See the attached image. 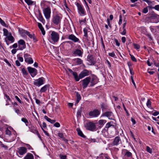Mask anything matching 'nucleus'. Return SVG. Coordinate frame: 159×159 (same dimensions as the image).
Masks as SVG:
<instances>
[{
    "instance_id": "f257e3e1",
    "label": "nucleus",
    "mask_w": 159,
    "mask_h": 159,
    "mask_svg": "<svg viewBox=\"0 0 159 159\" xmlns=\"http://www.w3.org/2000/svg\"><path fill=\"white\" fill-rule=\"evenodd\" d=\"M101 110L98 109H94L90 111L89 113V116L91 118L98 117L100 114Z\"/></svg>"
},
{
    "instance_id": "f03ea898",
    "label": "nucleus",
    "mask_w": 159,
    "mask_h": 159,
    "mask_svg": "<svg viewBox=\"0 0 159 159\" xmlns=\"http://www.w3.org/2000/svg\"><path fill=\"white\" fill-rule=\"evenodd\" d=\"M51 38L54 43H57L59 39V34L58 33L52 31L51 34Z\"/></svg>"
},
{
    "instance_id": "7ed1b4c3",
    "label": "nucleus",
    "mask_w": 159,
    "mask_h": 159,
    "mask_svg": "<svg viewBox=\"0 0 159 159\" xmlns=\"http://www.w3.org/2000/svg\"><path fill=\"white\" fill-rule=\"evenodd\" d=\"M62 17L58 15L53 16L52 21L54 24L57 25L60 24Z\"/></svg>"
},
{
    "instance_id": "20e7f679",
    "label": "nucleus",
    "mask_w": 159,
    "mask_h": 159,
    "mask_svg": "<svg viewBox=\"0 0 159 159\" xmlns=\"http://www.w3.org/2000/svg\"><path fill=\"white\" fill-rule=\"evenodd\" d=\"M43 13L45 18L47 20H49L50 18L51 10L50 7H48L43 10Z\"/></svg>"
},
{
    "instance_id": "39448f33",
    "label": "nucleus",
    "mask_w": 159,
    "mask_h": 159,
    "mask_svg": "<svg viewBox=\"0 0 159 159\" xmlns=\"http://www.w3.org/2000/svg\"><path fill=\"white\" fill-rule=\"evenodd\" d=\"M91 81V77H88L82 80L81 81L82 82V86L84 89H85L88 86L89 84Z\"/></svg>"
},
{
    "instance_id": "423d86ee",
    "label": "nucleus",
    "mask_w": 159,
    "mask_h": 159,
    "mask_svg": "<svg viewBox=\"0 0 159 159\" xmlns=\"http://www.w3.org/2000/svg\"><path fill=\"white\" fill-rule=\"evenodd\" d=\"M86 127L87 129L91 131H94L96 129V126L95 124L92 122H89L87 124Z\"/></svg>"
},
{
    "instance_id": "0eeeda50",
    "label": "nucleus",
    "mask_w": 159,
    "mask_h": 159,
    "mask_svg": "<svg viewBox=\"0 0 159 159\" xmlns=\"http://www.w3.org/2000/svg\"><path fill=\"white\" fill-rule=\"evenodd\" d=\"M27 69L29 73L30 74L31 76L33 77H34L37 74V70L34 68H32L31 67H28L27 68Z\"/></svg>"
},
{
    "instance_id": "6e6552de",
    "label": "nucleus",
    "mask_w": 159,
    "mask_h": 159,
    "mask_svg": "<svg viewBox=\"0 0 159 159\" xmlns=\"http://www.w3.org/2000/svg\"><path fill=\"white\" fill-rule=\"evenodd\" d=\"M44 78L43 77H41L37 80H35L34 82V84L36 86H40L43 84Z\"/></svg>"
},
{
    "instance_id": "1a4fd4ad",
    "label": "nucleus",
    "mask_w": 159,
    "mask_h": 159,
    "mask_svg": "<svg viewBox=\"0 0 159 159\" xmlns=\"http://www.w3.org/2000/svg\"><path fill=\"white\" fill-rule=\"evenodd\" d=\"M18 48L20 50H23L26 48L25 41L23 39H20L18 41Z\"/></svg>"
},
{
    "instance_id": "9d476101",
    "label": "nucleus",
    "mask_w": 159,
    "mask_h": 159,
    "mask_svg": "<svg viewBox=\"0 0 159 159\" xmlns=\"http://www.w3.org/2000/svg\"><path fill=\"white\" fill-rule=\"evenodd\" d=\"M17 152L20 155L22 156L27 152V149L25 147H20L17 148Z\"/></svg>"
},
{
    "instance_id": "9b49d317",
    "label": "nucleus",
    "mask_w": 159,
    "mask_h": 159,
    "mask_svg": "<svg viewBox=\"0 0 159 159\" xmlns=\"http://www.w3.org/2000/svg\"><path fill=\"white\" fill-rule=\"evenodd\" d=\"M83 53V50L82 49H76L72 52V55L74 56H82Z\"/></svg>"
},
{
    "instance_id": "f8f14e48",
    "label": "nucleus",
    "mask_w": 159,
    "mask_h": 159,
    "mask_svg": "<svg viewBox=\"0 0 159 159\" xmlns=\"http://www.w3.org/2000/svg\"><path fill=\"white\" fill-rule=\"evenodd\" d=\"M121 140L119 136L116 137L114 139L112 142L111 143L112 146H117L120 143H121Z\"/></svg>"
},
{
    "instance_id": "ddd939ff",
    "label": "nucleus",
    "mask_w": 159,
    "mask_h": 159,
    "mask_svg": "<svg viewBox=\"0 0 159 159\" xmlns=\"http://www.w3.org/2000/svg\"><path fill=\"white\" fill-rule=\"evenodd\" d=\"M76 5L77 7L80 14H81L82 15H84L85 14V12L82 6L78 3H77Z\"/></svg>"
},
{
    "instance_id": "4468645a",
    "label": "nucleus",
    "mask_w": 159,
    "mask_h": 159,
    "mask_svg": "<svg viewBox=\"0 0 159 159\" xmlns=\"http://www.w3.org/2000/svg\"><path fill=\"white\" fill-rule=\"evenodd\" d=\"M102 116H106L111 120H113L114 117L113 113L110 111L104 112L102 114Z\"/></svg>"
},
{
    "instance_id": "2eb2a0df",
    "label": "nucleus",
    "mask_w": 159,
    "mask_h": 159,
    "mask_svg": "<svg viewBox=\"0 0 159 159\" xmlns=\"http://www.w3.org/2000/svg\"><path fill=\"white\" fill-rule=\"evenodd\" d=\"M89 71L87 70H84L81 72L79 74L80 78L81 79L85 76L89 75Z\"/></svg>"
},
{
    "instance_id": "dca6fc26",
    "label": "nucleus",
    "mask_w": 159,
    "mask_h": 159,
    "mask_svg": "<svg viewBox=\"0 0 159 159\" xmlns=\"http://www.w3.org/2000/svg\"><path fill=\"white\" fill-rule=\"evenodd\" d=\"M98 82V79L96 76H93L92 78H91L90 86H93L97 84Z\"/></svg>"
},
{
    "instance_id": "f3484780",
    "label": "nucleus",
    "mask_w": 159,
    "mask_h": 159,
    "mask_svg": "<svg viewBox=\"0 0 159 159\" xmlns=\"http://www.w3.org/2000/svg\"><path fill=\"white\" fill-rule=\"evenodd\" d=\"M68 38L69 39L72 40L75 43H80V41L79 39L77 38L73 34L69 35Z\"/></svg>"
},
{
    "instance_id": "a211bd4d",
    "label": "nucleus",
    "mask_w": 159,
    "mask_h": 159,
    "mask_svg": "<svg viewBox=\"0 0 159 159\" xmlns=\"http://www.w3.org/2000/svg\"><path fill=\"white\" fill-rule=\"evenodd\" d=\"M88 64L90 65H94L95 62L92 56H89L87 57Z\"/></svg>"
},
{
    "instance_id": "6ab92c4d",
    "label": "nucleus",
    "mask_w": 159,
    "mask_h": 159,
    "mask_svg": "<svg viewBox=\"0 0 159 159\" xmlns=\"http://www.w3.org/2000/svg\"><path fill=\"white\" fill-rule=\"evenodd\" d=\"M37 17L41 22L43 24L45 23V20L43 18L41 13L39 10L38 11V14L37 16Z\"/></svg>"
},
{
    "instance_id": "aec40b11",
    "label": "nucleus",
    "mask_w": 159,
    "mask_h": 159,
    "mask_svg": "<svg viewBox=\"0 0 159 159\" xmlns=\"http://www.w3.org/2000/svg\"><path fill=\"white\" fill-rule=\"evenodd\" d=\"M49 88V85H46L41 88L40 90V92L41 93L44 92L48 89Z\"/></svg>"
},
{
    "instance_id": "412c9836",
    "label": "nucleus",
    "mask_w": 159,
    "mask_h": 159,
    "mask_svg": "<svg viewBox=\"0 0 159 159\" xmlns=\"http://www.w3.org/2000/svg\"><path fill=\"white\" fill-rule=\"evenodd\" d=\"M24 159H34V157L31 153H28L24 157Z\"/></svg>"
},
{
    "instance_id": "4be33fe9",
    "label": "nucleus",
    "mask_w": 159,
    "mask_h": 159,
    "mask_svg": "<svg viewBox=\"0 0 159 159\" xmlns=\"http://www.w3.org/2000/svg\"><path fill=\"white\" fill-rule=\"evenodd\" d=\"M7 37L8 40L11 41V43H13L15 39L11 33H9V36H7Z\"/></svg>"
},
{
    "instance_id": "5701e85b",
    "label": "nucleus",
    "mask_w": 159,
    "mask_h": 159,
    "mask_svg": "<svg viewBox=\"0 0 159 159\" xmlns=\"http://www.w3.org/2000/svg\"><path fill=\"white\" fill-rule=\"evenodd\" d=\"M76 130L78 134L79 135L83 138H85V136L84 134L83 133V132L80 129L77 128L76 129Z\"/></svg>"
},
{
    "instance_id": "b1692460",
    "label": "nucleus",
    "mask_w": 159,
    "mask_h": 159,
    "mask_svg": "<svg viewBox=\"0 0 159 159\" xmlns=\"http://www.w3.org/2000/svg\"><path fill=\"white\" fill-rule=\"evenodd\" d=\"M77 65H80L82 62V61L80 58H77L73 59Z\"/></svg>"
},
{
    "instance_id": "393cba45",
    "label": "nucleus",
    "mask_w": 159,
    "mask_h": 159,
    "mask_svg": "<svg viewBox=\"0 0 159 159\" xmlns=\"http://www.w3.org/2000/svg\"><path fill=\"white\" fill-rule=\"evenodd\" d=\"M73 75L74 76L75 80L76 81H78L80 79L79 77V76L78 75L77 73L75 72H74L72 73Z\"/></svg>"
},
{
    "instance_id": "a878e982",
    "label": "nucleus",
    "mask_w": 159,
    "mask_h": 159,
    "mask_svg": "<svg viewBox=\"0 0 159 159\" xmlns=\"http://www.w3.org/2000/svg\"><path fill=\"white\" fill-rule=\"evenodd\" d=\"M44 118V119H46L48 121L51 123L52 124H53L56 122L55 120H52L51 119L49 118L46 116H45Z\"/></svg>"
},
{
    "instance_id": "bb28decb",
    "label": "nucleus",
    "mask_w": 159,
    "mask_h": 159,
    "mask_svg": "<svg viewBox=\"0 0 159 159\" xmlns=\"http://www.w3.org/2000/svg\"><path fill=\"white\" fill-rule=\"evenodd\" d=\"M159 17V15L154 13L151 15V16L150 17V18L151 19H156V18H158Z\"/></svg>"
},
{
    "instance_id": "cd10ccee",
    "label": "nucleus",
    "mask_w": 159,
    "mask_h": 159,
    "mask_svg": "<svg viewBox=\"0 0 159 159\" xmlns=\"http://www.w3.org/2000/svg\"><path fill=\"white\" fill-rule=\"evenodd\" d=\"M25 61L26 62H27L29 64H32L33 63V61L32 58L30 57L26 59L25 60Z\"/></svg>"
},
{
    "instance_id": "c85d7f7f",
    "label": "nucleus",
    "mask_w": 159,
    "mask_h": 159,
    "mask_svg": "<svg viewBox=\"0 0 159 159\" xmlns=\"http://www.w3.org/2000/svg\"><path fill=\"white\" fill-rule=\"evenodd\" d=\"M126 151V152L125 153V155L127 157H132V153L128 151V150H125Z\"/></svg>"
},
{
    "instance_id": "c756f323",
    "label": "nucleus",
    "mask_w": 159,
    "mask_h": 159,
    "mask_svg": "<svg viewBox=\"0 0 159 159\" xmlns=\"http://www.w3.org/2000/svg\"><path fill=\"white\" fill-rule=\"evenodd\" d=\"M106 122V120H100L98 121V123L100 126H103Z\"/></svg>"
},
{
    "instance_id": "7c9ffc66",
    "label": "nucleus",
    "mask_w": 159,
    "mask_h": 159,
    "mask_svg": "<svg viewBox=\"0 0 159 159\" xmlns=\"http://www.w3.org/2000/svg\"><path fill=\"white\" fill-rule=\"evenodd\" d=\"M76 98H77L76 103H78L80 101L81 98L80 95L78 93V92H77L76 93Z\"/></svg>"
},
{
    "instance_id": "2f4dec72",
    "label": "nucleus",
    "mask_w": 159,
    "mask_h": 159,
    "mask_svg": "<svg viewBox=\"0 0 159 159\" xmlns=\"http://www.w3.org/2000/svg\"><path fill=\"white\" fill-rule=\"evenodd\" d=\"M25 34L28 35L30 39H32V37H33V36L34 35V34H31L30 32L28 31H25Z\"/></svg>"
},
{
    "instance_id": "473e14b6",
    "label": "nucleus",
    "mask_w": 159,
    "mask_h": 159,
    "mask_svg": "<svg viewBox=\"0 0 159 159\" xmlns=\"http://www.w3.org/2000/svg\"><path fill=\"white\" fill-rule=\"evenodd\" d=\"M25 2L29 5H32L34 2L31 0H24Z\"/></svg>"
},
{
    "instance_id": "72a5a7b5",
    "label": "nucleus",
    "mask_w": 159,
    "mask_h": 159,
    "mask_svg": "<svg viewBox=\"0 0 159 159\" xmlns=\"http://www.w3.org/2000/svg\"><path fill=\"white\" fill-rule=\"evenodd\" d=\"M26 30H20L19 29V32L20 34H21L22 35H24L25 34V32Z\"/></svg>"
},
{
    "instance_id": "f704fd0d",
    "label": "nucleus",
    "mask_w": 159,
    "mask_h": 159,
    "mask_svg": "<svg viewBox=\"0 0 159 159\" xmlns=\"http://www.w3.org/2000/svg\"><path fill=\"white\" fill-rule=\"evenodd\" d=\"M26 30H20L19 29V32L20 34H21L22 35H24L25 34V32Z\"/></svg>"
},
{
    "instance_id": "c9c22d12",
    "label": "nucleus",
    "mask_w": 159,
    "mask_h": 159,
    "mask_svg": "<svg viewBox=\"0 0 159 159\" xmlns=\"http://www.w3.org/2000/svg\"><path fill=\"white\" fill-rule=\"evenodd\" d=\"M84 36L87 38L88 37V35L87 34V30L86 28H84Z\"/></svg>"
},
{
    "instance_id": "e433bc0d",
    "label": "nucleus",
    "mask_w": 159,
    "mask_h": 159,
    "mask_svg": "<svg viewBox=\"0 0 159 159\" xmlns=\"http://www.w3.org/2000/svg\"><path fill=\"white\" fill-rule=\"evenodd\" d=\"M3 34L4 35L7 36L8 35V31L5 28H4L3 29Z\"/></svg>"
},
{
    "instance_id": "4c0bfd02",
    "label": "nucleus",
    "mask_w": 159,
    "mask_h": 159,
    "mask_svg": "<svg viewBox=\"0 0 159 159\" xmlns=\"http://www.w3.org/2000/svg\"><path fill=\"white\" fill-rule=\"evenodd\" d=\"M22 72L23 74L24 75H26L28 74L27 71L24 68H22Z\"/></svg>"
},
{
    "instance_id": "58836bf2",
    "label": "nucleus",
    "mask_w": 159,
    "mask_h": 159,
    "mask_svg": "<svg viewBox=\"0 0 159 159\" xmlns=\"http://www.w3.org/2000/svg\"><path fill=\"white\" fill-rule=\"evenodd\" d=\"M81 111H82V108L80 107V108L78 110V111L77 112V116H81Z\"/></svg>"
},
{
    "instance_id": "ea45409f",
    "label": "nucleus",
    "mask_w": 159,
    "mask_h": 159,
    "mask_svg": "<svg viewBox=\"0 0 159 159\" xmlns=\"http://www.w3.org/2000/svg\"><path fill=\"white\" fill-rule=\"evenodd\" d=\"M0 22L1 24L4 26L5 27H7V25L5 23V22L3 21L1 19H0Z\"/></svg>"
},
{
    "instance_id": "a19ab883",
    "label": "nucleus",
    "mask_w": 159,
    "mask_h": 159,
    "mask_svg": "<svg viewBox=\"0 0 159 159\" xmlns=\"http://www.w3.org/2000/svg\"><path fill=\"white\" fill-rule=\"evenodd\" d=\"M6 134L10 136L11 135V132L7 128L6 130Z\"/></svg>"
},
{
    "instance_id": "79ce46f5",
    "label": "nucleus",
    "mask_w": 159,
    "mask_h": 159,
    "mask_svg": "<svg viewBox=\"0 0 159 159\" xmlns=\"http://www.w3.org/2000/svg\"><path fill=\"white\" fill-rule=\"evenodd\" d=\"M21 120L25 123L26 125L27 126L28 123V120L26 118H23L21 119Z\"/></svg>"
},
{
    "instance_id": "37998d69",
    "label": "nucleus",
    "mask_w": 159,
    "mask_h": 159,
    "mask_svg": "<svg viewBox=\"0 0 159 159\" xmlns=\"http://www.w3.org/2000/svg\"><path fill=\"white\" fill-rule=\"evenodd\" d=\"M112 126H113V125L111 124V122H108L106 124L105 128L108 129Z\"/></svg>"
},
{
    "instance_id": "c03bdc74",
    "label": "nucleus",
    "mask_w": 159,
    "mask_h": 159,
    "mask_svg": "<svg viewBox=\"0 0 159 159\" xmlns=\"http://www.w3.org/2000/svg\"><path fill=\"white\" fill-rule=\"evenodd\" d=\"M143 1L146 2L148 5H151L152 4V2L150 0H142Z\"/></svg>"
},
{
    "instance_id": "a18cd8bd",
    "label": "nucleus",
    "mask_w": 159,
    "mask_h": 159,
    "mask_svg": "<svg viewBox=\"0 0 159 159\" xmlns=\"http://www.w3.org/2000/svg\"><path fill=\"white\" fill-rule=\"evenodd\" d=\"M147 151L150 153H152V149L148 146H147L146 148Z\"/></svg>"
},
{
    "instance_id": "49530a36",
    "label": "nucleus",
    "mask_w": 159,
    "mask_h": 159,
    "mask_svg": "<svg viewBox=\"0 0 159 159\" xmlns=\"http://www.w3.org/2000/svg\"><path fill=\"white\" fill-rule=\"evenodd\" d=\"M24 144L26 146L28 149L29 150L32 149V147L29 144L27 143H24Z\"/></svg>"
},
{
    "instance_id": "de8ad7c7",
    "label": "nucleus",
    "mask_w": 159,
    "mask_h": 159,
    "mask_svg": "<svg viewBox=\"0 0 159 159\" xmlns=\"http://www.w3.org/2000/svg\"><path fill=\"white\" fill-rule=\"evenodd\" d=\"M134 48L137 49H139L140 48V46L139 45L136 43H134L133 44Z\"/></svg>"
},
{
    "instance_id": "09e8293b",
    "label": "nucleus",
    "mask_w": 159,
    "mask_h": 159,
    "mask_svg": "<svg viewBox=\"0 0 159 159\" xmlns=\"http://www.w3.org/2000/svg\"><path fill=\"white\" fill-rule=\"evenodd\" d=\"M146 105L147 107H149L151 106V102L149 100H148L146 103Z\"/></svg>"
},
{
    "instance_id": "8fccbe9b",
    "label": "nucleus",
    "mask_w": 159,
    "mask_h": 159,
    "mask_svg": "<svg viewBox=\"0 0 159 159\" xmlns=\"http://www.w3.org/2000/svg\"><path fill=\"white\" fill-rule=\"evenodd\" d=\"M131 79L132 82V83L133 84H134L135 87L136 88V84L134 82L133 76H131Z\"/></svg>"
},
{
    "instance_id": "3c124183",
    "label": "nucleus",
    "mask_w": 159,
    "mask_h": 159,
    "mask_svg": "<svg viewBox=\"0 0 159 159\" xmlns=\"http://www.w3.org/2000/svg\"><path fill=\"white\" fill-rule=\"evenodd\" d=\"M148 8L147 7L143 9V12L144 13H146L148 12Z\"/></svg>"
},
{
    "instance_id": "603ef678",
    "label": "nucleus",
    "mask_w": 159,
    "mask_h": 159,
    "mask_svg": "<svg viewBox=\"0 0 159 159\" xmlns=\"http://www.w3.org/2000/svg\"><path fill=\"white\" fill-rule=\"evenodd\" d=\"M130 55L131 56V59L132 60V61H134V62H136L137 61V60H136V59L134 57V56L131 55L130 54Z\"/></svg>"
},
{
    "instance_id": "864d4df0",
    "label": "nucleus",
    "mask_w": 159,
    "mask_h": 159,
    "mask_svg": "<svg viewBox=\"0 0 159 159\" xmlns=\"http://www.w3.org/2000/svg\"><path fill=\"white\" fill-rule=\"evenodd\" d=\"M30 56V54L27 53L25 54L24 55L25 59V60L26 59L29 58Z\"/></svg>"
},
{
    "instance_id": "5fc2aeb1",
    "label": "nucleus",
    "mask_w": 159,
    "mask_h": 159,
    "mask_svg": "<svg viewBox=\"0 0 159 159\" xmlns=\"http://www.w3.org/2000/svg\"><path fill=\"white\" fill-rule=\"evenodd\" d=\"M41 129H42V130H43V132H44V133L46 135H47V136H49V134H48V132L47 131H45L43 128V127H42V126L41 125Z\"/></svg>"
},
{
    "instance_id": "6e6d98bb",
    "label": "nucleus",
    "mask_w": 159,
    "mask_h": 159,
    "mask_svg": "<svg viewBox=\"0 0 159 159\" xmlns=\"http://www.w3.org/2000/svg\"><path fill=\"white\" fill-rule=\"evenodd\" d=\"M108 55L109 56L112 57H115V54L114 52H113L111 53H108Z\"/></svg>"
},
{
    "instance_id": "4d7b16f0",
    "label": "nucleus",
    "mask_w": 159,
    "mask_h": 159,
    "mask_svg": "<svg viewBox=\"0 0 159 159\" xmlns=\"http://www.w3.org/2000/svg\"><path fill=\"white\" fill-rule=\"evenodd\" d=\"M15 98L21 104L22 103V101L20 99L18 98V97L17 96H15Z\"/></svg>"
},
{
    "instance_id": "13d9d810",
    "label": "nucleus",
    "mask_w": 159,
    "mask_h": 159,
    "mask_svg": "<svg viewBox=\"0 0 159 159\" xmlns=\"http://www.w3.org/2000/svg\"><path fill=\"white\" fill-rule=\"evenodd\" d=\"M58 135V136L61 138H63L64 135L62 133H59Z\"/></svg>"
},
{
    "instance_id": "bf43d9fd",
    "label": "nucleus",
    "mask_w": 159,
    "mask_h": 159,
    "mask_svg": "<svg viewBox=\"0 0 159 159\" xmlns=\"http://www.w3.org/2000/svg\"><path fill=\"white\" fill-rule=\"evenodd\" d=\"M123 31L122 32H120V33L122 35H124L126 33V30L125 28L123 29Z\"/></svg>"
},
{
    "instance_id": "052dcab7",
    "label": "nucleus",
    "mask_w": 159,
    "mask_h": 159,
    "mask_svg": "<svg viewBox=\"0 0 159 159\" xmlns=\"http://www.w3.org/2000/svg\"><path fill=\"white\" fill-rule=\"evenodd\" d=\"M35 100L36 103L38 105H40L41 103V102L39 100L35 98Z\"/></svg>"
},
{
    "instance_id": "680f3d73",
    "label": "nucleus",
    "mask_w": 159,
    "mask_h": 159,
    "mask_svg": "<svg viewBox=\"0 0 159 159\" xmlns=\"http://www.w3.org/2000/svg\"><path fill=\"white\" fill-rule=\"evenodd\" d=\"M54 125L56 127H60V125L58 122H56L54 124Z\"/></svg>"
},
{
    "instance_id": "e2e57ef3",
    "label": "nucleus",
    "mask_w": 159,
    "mask_h": 159,
    "mask_svg": "<svg viewBox=\"0 0 159 159\" xmlns=\"http://www.w3.org/2000/svg\"><path fill=\"white\" fill-rule=\"evenodd\" d=\"M60 158L61 159H66V155H60Z\"/></svg>"
},
{
    "instance_id": "0e129e2a",
    "label": "nucleus",
    "mask_w": 159,
    "mask_h": 159,
    "mask_svg": "<svg viewBox=\"0 0 159 159\" xmlns=\"http://www.w3.org/2000/svg\"><path fill=\"white\" fill-rule=\"evenodd\" d=\"M16 65L18 66H20L21 65L19 61L18 60H17L16 61Z\"/></svg>"
},
{
    "instance_id": "69168bd1",
    "label": "nucleus",
    "mask_w": 159,
    "mask_h": 159,
    "mask_svg": "<svg viewBox=\"0 0 159 159\" xmlns=\"http://www.w3.org/2000/svg\"><path fill=\"white\" fill-rule=\"evenodd\" d=\"M40 30H41L42 34L43 35H44L45 34V31L44 30V29L43 28H42L40 29Z\"/></svg>"
},
{
    "instance_id": "338daca9",
    "label": "nucleus",
    "mask_w": 159,
    "mask_h": 159,
    "mask_svg": "<svg viewBox=\"0 0 159 159\" xmlns=\"http://www.w3.org/2000/svg\"><path fill=\"white\" fill-rule=\"evenodd\" d=\"M158 114H159V112L157 111H155L152 113V115L154 116H156Z\"/></svg>"
},
{
    "instance_id": "774afa93",
    "label": "nucleus",
    "mask_w": 159,
    "mask_h": 159,
    "mask_svg": "<svg viewBox=\"0 0 159 159\" xmlns=\"http://www.w3.org/2000/svg\"><path fill=\"white\" fill-rule=\"evenodd\" d=\"M154 9H155L157 10H159V5H156L155 7H154Z\"/></svg>"
}]
</instances>
